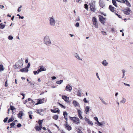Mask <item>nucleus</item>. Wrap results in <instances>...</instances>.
<instances>
[{
  "label": "nucleus",
  "mask_w": 133,
  "mask_h": 133,
  "mask_svg": "<svg viewBox=\"0 0 133 133\" xmlns=\"http://www.w3.org/2000/svg\"><path fill=\"white\" fill-rule=\"evenodd\" d=\"M63 80H61L60 81H57L56 82V83L57 84H60L61 83L63 82Z\"/></svg>",
  "instance_id": "72a5a7b5"
},
{
  "label": "nucleus",
  "mask_w": 133,
  "mask_h": 133,
  "mask_svg": "<svg viewBox=\"0 0 133 133\" xmlns=\"http://www.w3.org/2000/svg\"><path fill=\"white\" fill-rule=\"evenodd\" d=\"M58 116L57 115H55L52 117V118L54 119L57 120L58 118Z\"/></svg>",
  "instance_id": "393cba45"
},
{
  "label": "nucleus",
  "mask_w": 133,
  "mask_h": 133,
  "mask_svg": "<svg viewBox=\"0 0 133 133\" xmlns=\"http://www.w3.org/2000/svg\"><path fill=\"white\" fill-rule=\"evenodd\" d=\"M41 127L36 126L35 127V129L36 131H39L41 129Z\"/></svg>",
  "instance_id": "4be33fe9"
},
{
  "label": "nucleus",
  "mask_w": 133,
  "mask_h": 133,
  "mask_svg": "<svg viewBox=\"0 0 133 133\" xmlns=\"http://www.w3.org/2000/svg\"><path fill=\"white\" fill-rule=\"evenodd\" d=\"M89 5H90V7H92L93 6V7L95 6L94 4L92 2L90 3L89 4Z\"/></svg>",
  "instance_id": "e433bc0d"
},
{
  "label": "nucleus",
  "mask_w": 133,
  "mask_h": 133,
  "mask_svg": "<svg viewBox=\"0 0 133 133\" xmlns=\"http://www.w3.org/2000/svg\"><path fill=\"white\" fill-rule=\"evenodd\" d=\"M77 95L78 96H81V91H80L79 90L78 91Z\"/></svg>",
  "instance_id": "49530a36"
},
{
  "label": "nucleus",
  "mask_w": 133,
  "mask_h": 133,
  "mask_svg": "<svg viewBox=\"0 0 133 133\" xmlns=\"http://www.w3.org/2000/svg\"><path fill=\"white\" fill-rule=\"evenodd\" d=\"M101 101L103 102V103L104 104H107V103L105 102V101H104V100L102 99H101Z\"/></svg>",
  "instance_id": "c03bdc74"
},
{
  "label": "nucleus",
  "mask_w": 133,
  "mask_h": 133,
  "mask_svg": "<svg viewBox=\"0 0 133 133\" xmlns=\"http://www.w3.org/2000/svg\"><path fill=\"white\" fill-rule=\"evenodd\" d=\"M5 27V25L3 24V23L0 24V29H3Z\"/></svg>",
  "instance_id": "2f4dec72"
},
{
  "label": "nucleus",
  "mask_w": 133,
  "mask_h": 133,
  "mask_svg": "<svg viewBox=\"0 0 133 133\" xmlns=\"http://www.w3.org/2000/svg\"><path fill=\"white\" fill-rule=\"evenodd\" d=\"M10 108L11 109L10 110H11L12 111L13 110L15 109L14 107L13 106L11 105L10 106Z\"/></svg>",
  "instance_id": "37998d69"
},
{
  "label": "nucleus",
  "mask_w": 133,
  "mask_h": 133,
  "mask_svg": "<svg viewBox=\"0 0 133 133\" xmlns=\"http://www.w3.org/2000/svg\"><path fill=\"white\" fill-rule=\"evenodd\" d=\"M102 63L104 66H107L108 64V63L105 60H104L102 62Z\"/></svg>",
  "instance_id": "b1692460"
},
{
  "label": "nucleus",
  "mask_w": 133,
  "mask_h": 133,
  "mask_svg": "<svg viewBox=\"0 0 133 133\" xmlns=\"http://www.w3.org/2000/svg\"><path fill=\"white\" fill-rule=\"evenodd\" d=\"M28 70L26 67L23 68L21 69L20 70V71L22 72H28Z\"/></svg>",
  "instance_id": "2eb2a0df"
},
{
  "label": "nucleus",
  "mask_w": 133,
  "mask_h": 133,
  "mask_svg": "<svg viewBox=\"0 0 133 133\" xmlns=\"http://www.w3.org/2000/svg\"><path fill=\"white\" fill-rule=\"evenodd\" d=\"M72 89V88L70 85L68 84L66 87L65 89L68 91H70Z\"/></svg>",
  "instance_id": "ddd939ff"
},
{
  "label": "nucleus",
  "mask_w": 133,
  "mask_h": 133,
  "mask_svg": "<svg viewBox=\"0 0 133 133\" xmlns=\"http://www.w3.org/2000/svg\"><path fill=\"white\" fill-rule=\"evenodd\" d=\"M83 101L85 103H87L88 102L86 98H84L83 99Z\"/></svg>",
  "instance_id": "09e8293b"
},
{
  "label": "nucleus",
  "mask_w": 133,
  "mask_h": 133,
  "mask_svg": "<svg viewBox=\"0 0 133 133\" xmlns=\"http://www.w3.org/2000/svg\"><path fill=\"white\" fill-rule=\"evenodd\" d=\"M8 119V117H6V118H5L3 120V121L4 123L6 122L7 121Z\"/></svg>",
  "instance_id": "79ce46f5"
},
{
  "label": "nucleus",
  "mask_w": 133,
  "mask_h": 133,
  "mask_svg": "<svg viewBox=\"0 0 133 133\" xmlns=\"http://www.w3.org/2000/svg\"><path fill=\"white\" fill-rule=\"evenodd\" d=\"M31 100L32 101H33L32 100V99H31V98H28V99L26 100L25 101L26 102H27L30 101Z\"/></svg>",
  "instance_id": "3c124183"
},
{
  "label": "nucleus",
  "mask_w": 133,
  "mask_h": 133,
  "mask_svg": "<svg viewBox=\"0 0 133 133\" xmlns=\"http://www.w3.org/2000/svg\"><path fill=\"white\" fill-rule=\"evenodd\" d=\"M21 95L23 96V97L22 98V99H23L25 97V95L23 94H21Z\"/></svg>",
  "instance_id": "bf43d9fd"
},
{
  "label": "nucleus",
  "mask_w": 133,
  "mask_h": 133,
  "mask_svg": "<svg viewBox=\"0 0 133 133\" xmlns=\"http://www.w3.org/2000/svg\"><path fill=\"white\" fill-rule=\"evenodd\" d=\"M92 21L93 22V24L94 25L95 27L96 28H98V26L97 20L95 17H92Z\"/></svg>",
  "instance_id": "f03ea898"
},
{
  "label": "nucleus",
  "mask_w": 133,
  "mask_h": 133,
  "mask_svg": "<svg viewBox=\"0 0 133 133\" xmlns=\"http://www.w3.org/2000/svg\"><path fill=\"white\" fill-rule=\"evenodd\" d=\"M112 3L116 7H117L118 5L117 3L116 2L115 0H112Z\"/></svg>",
  "instance_id": "6ab92c4d"
},
{
  "label": "nucleus",
  "mask_w": 133,
  "mask_h": 133,
  "mask_svg": "<svg viewBox=\"0 0 133 133\" xmlns=\"http://www.w3.org/2000/svg\"><path fill=\"white\" fill-rule=\"evenodd\" d=\"M44 98H43L42 99H38V102L35 104V105H37L43 103H44Z\"/></svg>",
  "instance_id": "9b49d317"
},
{
  "label": "nucleus",
  "mask_w": 133,
  "mask_h": 133,
  "mask_svg": "<svg viewBox=\"0 0 133 133\" xmlns=\"http://www.w3.org/2000/svg\"><path fill=\"white\" fill-rule=\"evenodd\" d=\"M92 21L93 22V24L94 25L95 27L96 28H98V26L97 20L95 17H92Z\"/></svg>",
  "instance_id": "7ed1b4c3"
},
{
  "label": "nucleus",
  "mask_w": 133,
  "mask_h": 133,
  "mask_svg": "<svg viewBox=\"0 0 133 133\" xmlns=\"http://www.w3.org/2000/svg\"><path fill=\"white\" fill-rule=\"evenodd\" d=\"M52 79H56V78L55 76H53L51 77Z\"/></svg>",
  "instance_id": "774afa93"
},
{
  "label": "nucleus",
  "mask_w": 133,
  "mask_h": 133,
  "mask_svg": "<svg viewBox=\"0 0 133 133\" xmlns=\"http://www.w3.org/2000/svg\"><path fill=\"white\" fill-rule=\"evenodd\" d=\"M44 41L45 43L47 45H49L51 43L49 37L47 36H46L45 37Z\"/></svg>",
  "instance_id": "39448f33"
},
{
  "label": "nucleus",
  "mask_w": 133,
  "mask_h": 133,
  "mask_svg": "<svg viewBox=\"0 0 133 133\" xmlns=\"http://www.w3.org/2000/svg\"><path fill=\"white\" fill-rule=\"evenodd\" d=\"M125 4L127 5L129 7L131 6V5L129 2L127 0H125Z\"/></svg>",
  "instance_id": "c756f323"
},
{
  "label": "nucleus",
  "mask_w": 133,
  "mask_h": 133,
  "mask_svg": "<svg viewBox=\"0 0 133 133\" xmlns=\"http://www.w3.org/2000/svg\"><path fill=\"white\" fill-rule=\"evenodd\" d=\"M43 120H39V121H37L36 122H38V124H39V126H40V127H42V122L43 121Z\"/></svg>",
  "instance_id": "5701e85b"
},
{
  "label": "nucleus",
  "mask_w": 133,
  "mask_h": 133,
  "mask_svg": "<svg viewBox=\"0 0 133 133\" xmlns=\"http://www.w3.org/2000/svg\"><path fill=\"white\" fill-rule=\"evenodd\" d=\"M84 119L85 121L86 122H88V121H89V120L88 118H87L86 117H85L84 118Z\"/></svg>",
  "instance_id": "8fccbe9b"
},
{
  "label": "nucleus",
  "mask_w": 133,
  "mask_h": 133,
  "mask_svg": "<svg viewBox=\"0 0 133 133\" xmlns=\"http://www.w3.org/2000/svg\"><path fill=\"white\" fill-rule=\"evenodd\" d=\"M109 9L112 12H113L116 13V11L115 10V8L112 5H110L109 7Z\"/></svg>",
  "instance_id": "9d476101"
},
{
  "label": "nucleus",
  "mask_w": 133,
  "mask_h": 133,
  "mask_svg": "<svg viewBox=\"0 0 133 133\" xmlns=\"http://www.w3.org/2000/svg\"><path fill=\"white\" fill-rule=\"evenodd\" d=\"M17 16H19V18H21L22 19H23L24 18V17L23 16H21L19 14H17Z\"/></svg>",
  "instance_id": "a19ab883"
},
{
  "label": "nucleus",
  "mask_w": 133,
  "mask_h": 133,
  "mask_svg": "<svg viewBox=\"0 0 133 133\" xmlns=\"http://www.w3.org/2000/svg\"><path fill=\"white\" fill-rule=\"evenodd\" d=\"M76 2L77 3H80L81 2V0H76Z\"/></svg>",
  "instance_id": "e2e57ef3"
},
{
  "label": "nucleus",
  "mask_w": 133,
  "mask_h": 133,
  "mask_svg": "<svg viewBox=\"0 0 133 133\" xmlns=\"http://www.w3.org/2000/svg\"><path fill=\"white\" fill-rule=\"evenodd\" d=\"M50 24L51 25H54L55 24V22L54 19L53 17L50 18Z\"/></svg>",
  "instance_id": "6e6552de"
},
{
  "label": "nucleus",
  "mask_w": 133,
  "mask_h": 133,
  "mask_svg": "<svg viewBox=\"0 0 133 133\" xmlns=\"http://www.w3.org/2000/svg\"><path fill=\"white\" fill-rule=\"evenodd\" d=\"M95 6H94L93 7H90L91 11H92L93 12H94L96 10V9L95 7Z\"/></svg>",
  "instance_id": "7c9ffc66"
},
{
  "label": "nucleus",
  "mask_w": 133,
  "mask_h": 133,
  "mask_svg": "<svg viewBox=\"0 0 133 133\" xmlns=\"http://www.w3.org/2000/svg\"><path fill=\"white\" fill-rule=\"evenodd\" d=\"M39 71L38 70V69L37 71H34L33 72H34V74L35 75H36V74H38V73H39L40 72H39Z\"/></svg>",
  "instance_id": "473e14b6"
},
{
  "label": "nucleus",
  "mask_w": 133,
  "mask_h": 133,
  "mask_svg": "<svg viewBox=\"0 0 133 133\" xmlns=\"http://www.w3.org/2000/svg\"><path fill=\"white\" fill-rule=\"evenodd\" d=\"M68 124V122L67 121H66V120L65 121V124H64V125L65 126V125H67Z\"/></svg>",
  "instance_id": "052dcab7"
},
{
  "label": "nucleus",
  "mask_w": 133,
  "mask_h": 133,
  "mask_svg": "<svg viewBox=\"0 0 133 133\" xmlns=\"http://www.w3.org/2000/svg\"><path fill=\"white\" fill-rule=\"evenodd\" d=\"M43 111V109H39V110H37L36 112L37 113L39 114L40 115H41V112Z\"/></svg>",
  "instance_id": "412c9836"
},
{
  "label": "nucleus",
  "mask_w": 133,
  "mask_h": 133,
  "mask_svg": "<svg viewBox=\"0 0 133 133\" xmlns=\"http://www.w3.org/2000/svg\"><path fill=\"white\" fill-rule=\"evenodd\" d=\"M4 7V6L3 5H0V8L2 9Z\"/></svg>",
  "instance_id": "338daca9"
},
{
  "label": "nucleus",
  "mask_w": 133,
  "mask_h": 133,
  "mask_svg": "<svg viewBox=\"0 0 133 133\" xmlns=\"http://www.w3.org/2000/svg\"><path fill=\"white\" fill-rule=\"evenodd\" d=\"M30 66V63H28V65L26 68L28 69L29 68Z\"/></svg>",
  "instance_id": "603ef678"
},
{
  "label": "nucleus",
  "mask_w": 133,
  "mask_h": 133,
  "mask_svg": "<svg viewBox=\"0 0 133 133\" xmlns=\"http://www.w3.org/2000/svg\"><path fill=\"white\" fill-rule=\"evenodd\" d=\"M23 63L22 61H19L17 63V68H21L22 66Z\"/></svg>",
  "instance_id": "1a4fd4ad"
},
{
  "label": "nucleus",
  "mask_w": 133,
  "mask_h": 133,
  "mask_svg": "<svg viewBox=\"0 0 133 133\" xmlns=\"http://www.w3.org/2000/svg\"><path fill=\"white\" fill-rule=\"evenodd\" d=\"M41 128V129L42 128L44 130H46V128L42 126Z\"/></svg>",
  "instance_id": "680f3d73"
},
{
  "label": "nucleus",
  "mask_w": 133,
  "mask_h": 133,
  "mask_svg": "<svg viewBox=\"0 0 133 133\" xmlns=\"http://www.w3.org/2000/svg\"><path fill=\"white\" fill-rule=\"evenodd\" d=\"M58 104L62 108H63V109H65V107L62 104H61L59 103H58Z\"/></svg>",
  "instance_id": "f704fd0d"
},
{
  "label": "nucleus",
  "mask_w": 133,
  "mask_h": 133,
  "mask_svg": "<svg viewBox=\"0 0 133 133\" xmlns=\"http://www.w3.org/2000/svg\"><path fill=\"white\" fill-rule=\"evenodd\" d=\"M115 14L117 16H118V17L120 18H122V17H121V16L120 15H119L118 14H117L116 13H115Z\"/></svg>",
  "instance_id": "a18cd8bd"
},
{
  "label": "nucleus",
  "mask_w": 133,
  "mask_h": 133,
  "mask_svg": "<svg viewBox=\"0 0 133 133\" xmlns=\"http://www.w3.org/2000/svg\"><path fill=\"white\" fill-rule=\"evenodd\" d=\"M84 6L85 8L87 10H88V6L87 4H85L84 5Z\"/></svg>",
  "instance_id": "4c0bfd02"
},
{
  "label": "nucleus",
  "mask_w": 133,
  "mask_h": 133,
  "mask_svg": "<svg viewBox=\"0 0 133 133\" xmlns=\"http://www.w3.org/2000/svg\"><path fill=\"white\" fill-rule=\"evenodd\" d=\"M29 117L30 118V119H32V116L30 114L29 115Z\"/></svg>",
  "instance_id": "69168bd1"
},
{
  "label": "nucleus",
  "mask_w": 133,
  "mask_h": 133,
  "mask_svg": "<svg viewBox=\"0 0 133 133\" xmlns=\"http://www.w3.org/2000/svg\"><path fill=\"white\" fill-rule=\"evenodd\" d=\"M88 123L89 125H92L93 124L92 122L91 121H90V120L89 121H88Z\"/></svg>",
  "instance_id": "58836bf2"
},
{
  "label": "nucleus",
  "mask_w": 133,
  "mask_h": 133,
  "mask_svg": "<svg viewBox=\"0 0 133 133\" xmlns=\"http://www.w3.org/2000/svg\"><path fill=\"white\" fill-rule=\"evenodd\" d=\"M63 115L64 116L65 119L67 121L68 120V113L66 111H64L63 112Z\"/></svg>",
  "instance_id": "a211bd4d"
},
{
  "label": "nucleus",
  "mask_w": 133,
  "mask_h": 133,
  "mask_svg": "<svg viewBox=\"0 0 133 133\" xmlns=\"http://www.w3.org/2000/svg\"><path fill=\"white\" fill-rule=\"evenodd\" d=\"M8 86V83H7V81H5V86L6 87H7Z\"/></svg>",
  "instance_id": "13d9d810"
},
{
  "label": "nucleus",
  "mask_w": 133,
  "mask_h": 133,
  "mask_svg": "<svg viewBox=\"0 0 133 133\" xmlns=\"http://www.w3.org/2000/svg\"><path fill=\"white\" fill-rule=\"evenodd\" d=\"M14 119L13 118V116H11V118H10L8 120V123H9L10 122H12L14 120Z\"/></svg>",
  "instance_id": "cd10ccee"
},
{
  "label": "nucleus",
  "mask_w": 133,
  "mask_h": 133,
  "mask_svg": "<svg viewBox=\"0 0 133 133\" xmlns=\"http://www.w3.org/2000/svg\"><path fill=\"white\" fill-rule=\"evenodd\" d=\"M16 121H17V120H15V121L13 122L12 123L10 124L11 128L15 127L14 126L15 125V123Z\"/></svg>",
  "instance_id": "a878e982"
},
{
  "label": "nucleus",
  "mask_w": 133,
  "mask_h": 133,
  "mask_svg": "<svg viewBox=\"0 0 133 133\" xmlns=\"http://www.w3.org/2000/svg\"><path fill=\"white\" fill-rule=\"evenodd\" d=\"M77 112H78V115H80V114H81L82 112L81 111V110H78Z\"/></svg>",
  "instance_id": "ea45409f"
},
{
  "label": "nucleus",
  "mask_w": 133,
  "mask_h": 133,
  "mask_svg": "<svg viewBox=\"0 0 133 133\" xmlns=\"http://www.w3.org/2000/svg\"><path fill=\"white\" fill-rule=\"evenodd\" d=\"M72 103L75 107L78 106V103L76 101H73Z\"/></svg>",
  "instance_id": "c85d7f7f"
},
{
  "label": "nucleus",
  "mask_w": 133,
  "mask_h": 133,
  "mask_svg": "<svg viewBox=\"0 0 133 133\" xmlns=\"http://www.w3.org/2000/svg\"><path fill=\"white\" fill-rule=\"evenodd\" d=\"M98 18L100 22L103 24H104L106 21L105 18H104L102 16L99 15L98 16Z\"/></svg>",
  "instance_id": "20e7f679"
},
{
  "label": "nucleus",
  "mask_w": 133,
  "mask_h": 133,
  "mask_svg": "<svg viewBox=\"0 0 133 133\" xmlns=\"http://www.w3.org/2000/svg\"><path fill=\"white\" fill-rule=\"evenodd\" d=\"M101 32L102 33V34L103 35H106V33L105 32H104V31H101Z\"/></svg>",
  "instance_id": "4d7b16f0"
},
{
  "label": "nucleus",
  "mask_w": 133,
  "mask_h": 133,
  "mask_svg": "<svg viewBox=\"0 0 133 133\" xmlns=\"http://www.w3.org/2000/svg\"><path fill=\"white\" fill-rule=\"evenodd\" d=\"M65 128L68 131H70L72 129V127L69 124L64 126Z\"/></svg>",
  "instance_id": "dca6fc26"
},
{
  "label": "nucleus",
  "mask_w": 133,
  "mask_h": 133,
  "mask_svg": "<svg viewBox=\"0 0 133 133\" xmlns=\"http://www.w3.org/2000/svg\"><path fill=\"white\" fill-rule=\"evenodd\" d=\"M99 4L101 7H102L103 8V7L105 6L104 3L101 1L99 2Z\"/></svg>",
  "instance_id": "aec40b11"
},
{
  "label": "nucleus",
  "mask_w": 133,
  "mask_h": 133,
  "mask_svg": "<svg viewBox=\"0 0 133 133\" xmlns=\"http://www.w3.org/2000/svg\"><path fill=\"white\" fill-rule=\"evenodd\" d=\"M131 10L129 8H127L124 9L123 11L124 13L126 15H129L130 12Z\"/></svg>",
  "instance_id": "0eeeda50"
},
{
  "label": "nucleus",
  "mask_w": 133,
  "mask_h": 133,
  "mask_svg": "<svg viewBox=\"0 0 133 133\" xmlns=\"http://www.w3.org/2000/svg\"><path fill=\"white\" fill-rule=\"evenodd\" d=\"M40 67L39 69H38L39 71V72H40L41 71H45L46 70L45 68L42 65L40 66Z\"/></svg>",
  "instance_id": "4468645a"
},
{
  "label": "nucleus",
  "mask_w": 133,
  "mask_h": 133,
  "mask_svg": "<svg viewBox=\"0 0 133 133\" xmlns=\"http://www.w3.org/2000/svg\"><path fill=\"white\" fill-rule=\"evenodd\" d=\"M78 116L79 117V118L80 119H83V118L82 117V116L81 114L78 115Z\"/></svg>",
  "instance_id": "de8ad7c7"
},
{
  "label": "nucleus",
  "mask_w": 133,
  "mask_h": 133,
  "mask_svg": "<svg viewBox=\"0 0 133 133\" xmlns=\"http://www.w3.org/2000/svg\"><path fill=\"white\" fill-rule=\"evenodd\" d=\"M94 119H95V120L97 122L98 121V118H97V117H94Z\"/></svg>",
  "instance_id": "6e6d98bb"
},
{
  "label": "nucleus",
  "mask_w": 133,
  "mask_h": 133,
  "mask_svg": "<svg viewBox=\"0 0 133 133\" xmlns=\"http://www.w3.org/2000/svg\"><path fill=\"white\" fill-rule=\"evenodd\" d=\"M79 26V23L78 22H77L76 23L75 25V26L76 27H78Z\"/></svg>",
  "instance_id": "864d4df0"
},
{
  "label": "nucleus",
  "mask_w": 133,
  "mask_h": 133,
  "mask_svg": "<svg viewBox=\"0 0 133 133\" xmlns=\"http://www.w3.org/2000/svg\"><path fill=\"white\" fill-rule=\"evenodd\" d=\"M53 108L54 110L52 109L50 110V111L51 112L54 113L59 112V109L57 108L56 107L54 106Z\"/></svg>",
  "instance_id": "423d86ee"
},
{
  "label": "nucleus",
  "mask_w": 133,
  "mask_h": 133,
  "mask_svg": "<svg viewBox=\"0 0 133 133\" xmlns=\"http://www.w3.org/2000/svg\"><path fill=\"white\" fill-rule=\"evenodd\" d=\"M62 98L66 102H69V98L67 97L65 95L63 96H62Z\"/></svg>",
  "instance_id": "f3484780"
},
{
  "label": "nucleus",
  "mask_w": 133,
  "mask_h": 133,
  "mask_svg": "<svg viewBox=\"0 0 133 133\" xmlns=\"http://www.w3.org/2000/svg\"><path fill=\"white\" fill-rule=\"evenodd\" d=\"M13 38V36H10L8 37V38L9 40H12Z\"/></svg>",
  "instance_id": "c9c22d12"
},
{
  "label": "nucleus",
  "mask_w": 133,
  "mask_h": 133,
  "mask_svg": "<svg viewBox=\"0 0 133 133\" xmlns=\"http://www.w3.org/2000/svg\"><path fill=\"white\" fill-rule=\"evenodd\" d=\"M97 123H98V125H99V126H101L102 125V124L100 123L99 121H98L97 122Z\"/></svg>",
  "instance_id": "0e129e2a"
},
{
  "label": "nucleus",
  "mask_w": 133,
  "mask_h": 133,
  "mask_svg": "<svg viewBox=\"0 0 133 133\" xmlns=\"http://www.w3.org/2000/svg\"><path fill=\"white\" fill-rule=\"evenodd\" d=\"M24 115V114L23 112V111H21L19 112V113L17 115L19 118L20 119H22V117Z\"/></svg>",
  "instance_id": "f8f14e48"
},
{
  "label": "nucleus",
  "mask_w": 133,
  "mask_h": 133,
  "mask_svg": "<svg viewBox=\"0 0 133 133\" xmlns=\"http://www.w3.org/2000/svg\"><path fill=\"white\" fill-rule=\"evenodd\" d=\"M89 109V107H86L85 109V111H86V114H87L88 113Z\"/></svg>",
  "instance_id": "bb28decb"
},
{
  "label": "nucleus",
  "mask_w": 133,
  "mask_h": 133,
  "mask_svg": "<svg viewBox=\"0 0 133 133\" xmlns=\"http://www.w3.org/2000/svg\"><path fill=\"white\" fill-rule=\"evenodd\" d=\"M21 126H22V125L20 123H18L17 124V127H18V128H20V127H21Z\"/></svg>",
  "instance_id": "5fc2aeb1"
},
{
  "label": "nucleus",
  "mask_w": 133,
  "mask_h": 133,
  "mask_svg": "<svg viewBox=\"0 0 133 133\" xmlns=\"http://www.w3.org/2000/svg\"><path fill=\"white\" fill-rule=\"evenodd\" d=\"M70 119L76 124H78L79 123V118L76 117H69Z\"/></svg>",
  "instance_id": "f257e3e1"
}]
</instances>
